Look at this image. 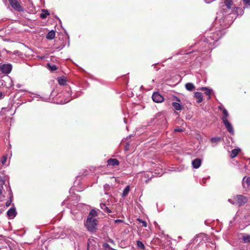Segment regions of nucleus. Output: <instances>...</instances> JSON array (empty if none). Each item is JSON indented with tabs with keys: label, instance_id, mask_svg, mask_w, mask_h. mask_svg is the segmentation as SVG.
Returning <instances> with one entry per match:
<instances>
[{
	"label": "nucleus",
	"instance_id": "obj_1",
	"mask_svg": "<svg viewBox=\"0 0 250 250\" xmlns=\"http://www.w3.org/2000/svg\"><path fill=\"white\" fill-rule=\"evenodd\" d=\"M97 224L98 220L96 219L88 217L85 223V226L89 231L94 232L97 229Z\"/></svg>",
	"mask_w": 250,
	"mask_h": 250
},
{
	"label": "nucleus",
	"instance_id": "obj_14",
	"mask_svg": "<svg viewBox=\"0 0 250 250\" xmlns=\"http://www.w3.org/2000/svg\"><path fill=\"white\" fill-rule=\"evenodd\" d=\"M200 90L201 91H204L205 94L208 96V99H209L210 98V94H211V90L208 89L206 87H202L200 88Z\"/></svg>",
	"mask_w": 250,
	"mask_h": 250
},
{
	"label": "nucleus",
	"instance_id": "obj_28",
	"mask_svg": "<svg viewBox=\"0 0 250 250\" xmlns=\"http://www.w3.org/2000/svg\"><path fill=\"white\" fill-rule=\"evenodd\" d=\"M137 246L142 250H145V247L144 244L140 241H137Z\"/></svg>",
	"mask_w": 250,
	"mask_h": 250
},
{
	"label": "nucleus",
	"instance_id": "obj_31",
	"mask_svg": "<svg viewBox=\"0 0 250 250\" xmlns=\"http://www.w3.org/2000/svg\"><path fill=\"white\" fill-rule=\"evenodd\" d=\"M11 199H12V197H11ZM11 202H12V199H10V201H7L5 204L6 206L7 207L10 206L11 205Z\"/></svg>",
	"mask_w": 250,
	"mask_h": 250
},
{
	"label": "nucleus",
	"instance_id": "obj_30",
	"mask_svg": "<svg viewBox=\"0 0 250 250\" xmlns=\"http://www.w3.org/2000/svg\"><path fill=\"white\" fill-rule=\"evenodd\" d=\"M6 160L7 157L6 156H3L1 161V163L4 165L6 163Z\"/></svg>",
	"mask_w": 250,
	"mask_h": 250
},
{
	"label": "nucleus",
	"instance_id": "obj_20",
	"mask_svg": "<svg viewBox=\"0 0 250 250\" xmlns=\"http://www.w3.org/2000/svg\"><path fill=\"white\" fill-rule=\"evenodd\" d=\"M47 68L51 71H54L58 69L57 66L55 64H50L49 63L47 64Z\"/></svg>",
	"mask_w": 250,
	"mask_h": 250
},
{
	"label": "nucleus",
	"instance_id": "obj_21",
	"mask_svg": "<svg viewBox=\"0 0 250 250\" xmlns=\"http://www.w3.org/2000/svg\"><path fill=\"white\" fill-rule=\"evenodd\" d=\"M49 15L48 11L47 10H42V13L40 15V17L42 19H45L48 15Z\"/></svg>",
	"mask_w": 250,
	"mask_h": 250
},
{
	"label": "nucleus",
	"instance_id": "obj_37",
	"mask_svg": "<svg viewBox=\"0 0 250 250\" xmlns=\"http://www.w3.org/2000/svg\"><path fill=\"white\" fill-rule=\"evenodd\" d=\"M1 193H2L1 190L0 189V195L1 194Z\"/></svg>",
	"mask_w": 250,
	"mask_h": 250
},
{
	"label": "nucleus",
	"instance_id": "obj_33",
	"mask_svg": "<svg viewBox=\"0 0 250 250\" xmlns=\"http://www.w3.org/2000/svg\"><path fill=\"white\" fill-rule=\"evenodd\" d=\"M245 4H250V0H243Z\"/></svg>",
	"mask_w": 250,
	"mask_h": 250
},
{
	"label": "nucleus",
	"instance_id": "obj_15",
	"mask_svg": "<svg viewBox=\"0 0 250 250\" xmlns=\"http://www.w3.org/2000/svg\"><path fill=\"white\" fill-rule=\"evenodd\" d=\"M172 106L176 110H181L183 108L182 106L177 102H173Z\"/></svg>",
	"mask_w": 250,
	"mask_h": 250
},
{
	"label": "nucleus",
	"instance_id": "obj_35",
	"mask_svg": "<svg viewBox=\"0 0 250 250\" xmlns=\"http://www.w3.org/2000/svg\"><path fill=\"white\" fill-rule=\"evenodd\" d=\"M174 99H175V100L178 102H181V100L179 98H178V97H174Z\"/></svg>",
	"mask_w": 250,
	"mask_h": 250
},
{
	"label": "nucleus",
	"instance_id": "obj_6",
	"mask_svg": "<svg viewBox=\"0 0 250 250\" xmlns=\"http://www.w3.org/2000/svg\"><path fill=\"white\" fill-rule=\"evenodd\" d=\"M120 165V162L115 158H110L107 161V166H118Z\"/></svg>",
	"mask_w": 250,
	"mask_h": 250
},
{
	"label": "nucleus",
	"instance_id": "obj_17",
	"mask_svg": "<svg viewBox=\"0 0 250 250\" xmlns=\"http://www.w3.org/2000/svg\"><path fill=\"white\" fill-rule=\"evenodd\" d=\"M242 242L244 243H250V235L245 234L242 238Z\"/></svg>",
	"mask_w": 250,
	"mask_h": 250
},
{
	"label": "nucleus",
	"instance_id": "obj_36",
	"mask_svg": "<svg viewBox=\"0 0 250 250\" xmlns=\"http://www.w3.org/2000/svg\"><path fill=\"white\" fill-rule=\"evenodd\" d=\"M4 97V95L1 92H0V99H2Z\"/></svg>",
	"mask_w": 250,
	"mask_h": 250
},
{
	"label": "nucleus",
	"instance_id": "obj_18",
	"mask_svg": "<svg viewBox=\"0 0 250 250\" xmlns=\"http://www.w3.org/2000/svg\"><path fill=\"white\" fill-rule=\"evenodd\" d=\"M55 37V32L53 30H51L48 32L46 35V38L48 40H52Z\"/></svg>",
	"mask_w": 250,
	"mask_h": 250
},
{
	"label": "nucleus",
	"instance_id": "obj_3",
	"mask_svg": "<svg viewBox=\"0 0 250 250\" xmlns=\"http://www.w3.org/2000/svg\"><path fill=\"white\" fill-rule=\"evenodd\" d=\"M10 6L16 11L22 12L24 8L21 5V2L18 0H8Z\"/></svg>",
	"mask_w": 250,
	"mask_h": 250
},
{
	"label": "nucleus",
	"instance_id": "obj_27",
	"mask_svg": "<svg viewBox=\"0 0 250 250\" xmlns=\"http://www.w3.org/2000/svg\"><path fill=\"white\" fill-rule=\"evenodd\" d=\"M58 83L60 85H64L66 84V80L64 78H60L58 79Z\"/></svg>",
	"mask_w": 250,
	"mask_h": 250
},
{
	"label": "nucleus",
	"instance_id": "obj_10",
	"mask_svg": "<svg viewBox=\"0 0 250 250\" xmlns=\"http://www.w3.org/2000/svg\"><path fill=\"white\" fill-rule=\"evenodd\" d=\"M219 109L220 110H222V112H223V117H222V121H224L225 120H228V117H229V113L228 112V111L227 110V109L224 107H222L221 106H219Z\"/></svg>",
	"mask_w": 250,
	"mask_h": 250
},
{
	"label": "nucleus",
	"instance_id": "obj_13",
	"mask_svg": "<svg viewBox=\"0 0 250 250\" xmlns=\"http://www.w3.org/2000/svg\"><path fill=\"white\" fill-rule=\"evenodd\" d=\"M185 87L187 90L190 91H193L195 88L194 85L192 83H187L185 84Z\"/></svg>",
	"mask_w": 250,
	"mask_h": 250
},
{
	"label": "nucleus",
	"instance_id": "obj_29",
	"mask_svg": "<svg viewBox=\"0 0 250 250\" xmlns=\"http://www.w3.org/2000/svg\"><path fill=\"white\" fill-rule=\"evenodd\" d=\"M138 220L143 225V226L145 227H147V223L145 221H143L142 220V219H138Z\"/></svg>",
	"mask_w": 250,
	"mask_h": 250
},
{
	"label": "nucleus",
	"instance_id": "obj_26",
	"mask_svg": "<svg viewBox=\"0 0 250 250\" xmlns=\"http://www.w3.org/2000/svg\"><path fill=\"white\" fill-rule=\"evenodd\" d=\"M103 247L105 250H116L112 248L110 245L107 243H104L103 244Z\"/></svg>",
	"mask_w": 250,
	"mask_h": 250
},
{
	"label": "nucleus",
	"instance_id": "obj_7",
	"mask_svg": "<svg viewBox=\"0 0 250 250\" xmlns=\"http://www.w3.org/2000/svg\"><path fill=\"white\" fill-rule=\"evenodd\" d=\"M224 123L225 127L227 128V130L231 134H233L234 130L233 127L231 124L229 122L228 120H225L224 121H222Z\"/></svg>",
	"mask_w": 250,
	"mask_h": 250
},
{
	"label": "nucleus",
	"instance_id": "obj_25",
	"mask_svg": "<svg viewBox=\"0 0 250 250\" xmlns=\"http://www.w3.org/2000/svg\"><path fill=\"white\" fill-rule=\"evenodd\" d=\"M101 207L104 211L106 212L107 213H110L111 212V210L108 207H107L104 204H101Z\"/></svg>",
	"mask_w": 250,
	"mask_h": 250
},
{
	"label": "nucleus",
	"instance_id": "obj_5",
	"mask_svg": "<svg viewBox=\"0 0 250 250\" xmlns=\"http://www.w3.org/2000/svg\"><path fill=\"white\" fill-rule=\"evenodd\" d=\"M153 101L157 103H160L164 101V98L159 92H154L152 96Z\"/></svg>",
	"mask_w": 250,
	"mask_h": 250
},
{
	"label": "nucleus",
	"instance_id": "obj_8",
	"mask_svg": "<svg viewBox=\"0 0 250 250\" xmlns=\"http://www.w3.org/2000/svg\"><path fill=\"white\" fill-rule=\"evenodd\" d=\"M194 98L196 100V102L198 104L203 101V94L200 92H195L194 93Z\"/></svg>",
	"mask_w": 250,
	"mask_h": 250
},
{
	"label": "nucleus",
	"instance_id": "obj_2",
	"mask_svg": "<svg viewBox=\"0 0 250 250\" xmlns=\"http://www.w3.org/2000/svg\"><path fill=\"white\" fill-rule=\"evenodd\" d=\"M229 201L234 205L241 206L247 202L248 199L242 195H236L233 197L232 199H229Z\"/></svg>",
	"mask_w": 250,
	"mask_h": 250
},
{
	"label": "nucleus",
	"instance_id": "obj_11",
	"mask_svg": "<svg viewBox=\"0 0 250 250\" xmlns=\"http://www.w3.org/2000/svg\"><path fill=\"white\" fill-rule=\"evenodd\" d=\"M201 160L199 158L194 159L192 162V167L195 168H199L201 166Z\"/></svg>",
	"mask_w": 250,
	"mask_h": 250
},
{
	"label": "nucleus",
	"instance_id": "obj_34",
	"mask_svg": "<svg viewBox=\"0 0 250 250\" xmlns=\"http://www.w3.org/2000/svg\"><path fill=\"white\" fill-rule=\"evenodd\" d=\"M174 131L175 132H182L183 130L182 129H180V128H176V129H174Z\"/></svg>",
	"mask_w": 250,
	"mask_h": 250
},
{
	"label": "nucleus",
	"instance_id": "obj_23",
	"mask_svg": "<svg viewBox=\"0 0 250 250\" xmlns=\"http://www.w3.org/2000/svg\"><path fill=\"white\" fill-rule=\"evenodd\" d=\"M221 138L219 137H213L210 139V142L212 143L217 144L221 142Z\"/></svg>",
	"mask_w": 250,
	"mask_h": 250
},
{
	"label": "nucleus",
	"instance_id": "obj_32",
	"mask_svg": "<svg viewBox=\"0 0 250 250\" xmlns=\"http://www.w3.org/2000/svg\"><path fill=\"white\" fill-rule=\"evenodd\" d=\"M114 222L116 224L122 223V222H123V220H121V219H117L114 221Z\"/></svg>",
	"mask_w": 250,
	"mask_h": 250
},
{
	"label": "nucleus",
	"instance_id": "obj_9",
	"mask_svg": "<svg viewBox=\"0 0 250 250\" xmlns=\"http://www.w3.org/2000/svg\"><path fill=\"white\" fill-rule=\"evenodd\" d=\"M17 212L15 208H10L7 212V214L9 217L13 218L16 215Z\"/></svg>",
	"mask_w": 250,
	"mask_h": 250
},
{
	"label": "nucleus",
	"instance_id": "obj_12",
	"mask_svg": "<svg viewBox=\"0 0 250 250\" xmlns=\"http://www.w3.org/2000/svg\"><path fill=\"white\" fill-rule=\"evenodd\" d=\"M224 3L228 9H230L233 4L232 0H224Z\"/></svg>",
	"mask_w": 250,
	"mask_h": 250
},
{
	"label": "nucleus",
	"instance_id": "obj_24",
	"mask_svg": "<svg viewBox=\"0 0 250 250\" xmlns=\"http://www.w3.org/2000/svg\"><path fill=\"white\" fill-rule=\"evenodd\" d=\"M97 216H98V213H97V211L94 209H92L90 211L88 217H90L92 218H94V217H96Z\"/></svg>",
	"mask_w": 250,
	"mask_h": 250
},
{
	"label": "nucleus",
	"instance_id": "obj_4",
	"mask_svg": "<svg viewBox=\"0 0 250 250\" xmlns=\"http://www.w3.org/2000/svg\"><path fill=\"white\" fill-rule=\"evenodd\" d=\"M12 69V66L10 63L3 64L0 66V70L2 71L3 74H9Z\"/></svg>",
	"mask_w": 250,
	"mask_h": 250
},
{
	"label": "nucleus",
	"instance_id": "obj_16",
	"mask_svg": "<svg viewBox=\"0 0 250 250\" xmlns=\"http://www.w3.org/2000/svg\"><path fill=\"white\" fill-rule=\"evenodd\" d=\"M243 185L244 187L247 185V187L250 186V177H245L243 180Z\"/></svg>",
	"mask_w": 250,
	"mask_h": 250
},
{
	"label": "nucleus",
	"instance_id": "obj_22",
	"mask_svg": "<svg viewBox=\"0 0 250 250\" xmlns=\"http://www.w3.org/2000/svg\"><path fill=\"white\" fill-rule=\"evenodd\" d=\"M129 190H130L129 186H126L123 192L122 196L123 197H126L127 195V194H128Z\"/></svg>",
	"mask_w": 250,
	"mask_h": 250
},
{
	"label": "nucleus",
	"instance_id": "obj_19",
	"mask_svg": "<svg viewBox=\"0 0 250 250\" xmlns=\"http://www.w3.org/2000/svg\"><path fill=\"white\" fill-rule=\"evenodd\" d=\"M240 151V150L239 149L235 148L233 149L231 152V154L230 155V157L233 158L235 157H236L238 155Z\"/></svg>",
	"mask_w": 250,
	"mask_h": 250
}]
</instances>
